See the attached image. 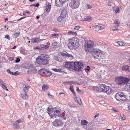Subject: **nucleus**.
<instances>
[{
  "instance_id": "f257e3e1",
  "label": "nucleus",
  "mask_w": 130,
  "mask_h": 130,
  "mask_svg": "<svg viewBox=\"0 0 130 130\" xmlns=\"http://www.w3.org/2000/svg\"><path fill=\"white\" fill-rule=\"evenodd\" d=\"M64 66L68 68L71 69L76 71H80L83 70L84 66L82 62H67L64 64Z\"/></svg>"
},
{
  "instance_id": "f03ea898",
  "label": "nucleus",
  "mask_w": 130,
  "mask_h": 130,
  "mask_svg": "<svg viewBox=\"0 0 130 130\" xmlns=\"http://www.w3.org/2000/svg\"><path fill=\"white\" fill-rule=\"evenodd\" d=\"M130 80L129 79L122 76L118 77L115 79V82L119 85L123 86L125 85L124 88L127 89H130V84L128 83Z\"/></svg>"
},
{
  "instance_id": "7ed1b4c3",
  "label": "nucleus",
  "mask_w": 130,
  "mask_h": 130,
  "mask_svg": "<svg viewBox=\"0 0 130 130\" xmlns=\"http://www.w3.org/2000/svg\"><path fill=\"white\" fill-rule=\"evenodd\" d=\"M79 40L76 37H74L70 40L68 45L69 48L71 50L75 49L79 46Z\"/></svg>"
},
{
  "instance_id": "20e7f679",
  "label": "nucleus",
  "mask_w": 130,
  "mask_h": 130,
  "mask_svg": "<svg viewBox=\"0 0 130 130\" xmlns=\"http://www.w3.org/2000/svg\"><path fill=\"white\" fill-rule=\"evenodd\" d=\"M49 57L48 56L42 55L38 56L37 58V63L40 65H43L47 64L49 62Z\"/></svg>"
},
{
  "instance_id": "39448f33",
  "label": "nucleus",
  "mask_w": 130,
  "mask_h": 130,
  "mask_svg": "<svg viewBox=\"0 0 130 130\" xmlns=\"http://www.w3.org/2000/svg\"><path fill=\"white\" fill-rule=\"evenodd\" d=\"M49 106L48 108V112L51 118L56 117V116L59 117L61 116L59 108L55 107L52 109L50 108Z\"/></svg>"
},
{
  "instance_id": "423d86ee",
  "label": "nucleus",
  "mask_w": 130,
  "mask_h": 130,
  "mask_svg": "<svg viewBox=\"0 0 130 130\" xmlns=\"http://www.w3.org/2000/svg\"><path fill=\"white\" fill-rule=\"evenodd\" d=\"M99 90L100 92L106 93L107 94H110L112 91L111 88L109 86H106L104 84H101L99 88Z\"/></svg>"
},
{
  "instance_id": "0eeeda50",
  "label": "nucleus",
  "mask_w": 130,
  "mask_h": 130,
  "mask_svg": "<svg viewBox=\"0 0 130 130\" xmlns=\"http://www.w3.org/2000/svg\"><path fill=\"white\" fill-rule=\"evenodd\" d=\"M115 97L118 101H125L127 99V96L126 94L124 92H120L116 94Z\"/></svg>"
},
{
  "instance_id": "6e6552de",
  "label": "nucleus",
  "mask_w": 130,
  "mask_h": 130,
  "mask_svg": "<svg viewBox=\"0 0 130 130\" xmlns=\"http://www.w3.org/2000/svg\"><path fill=\"white\" fill-rule=\"evenodd\" d=\"M86 40L85 41L86 44L85 45V50L87 51H89L90 49L92 48L94 45V43L93 41L91 40L87 41Z\"/></svg>"
},
{
  "instance_id": "1a4fd4ad",
  "label": "nucleus",
  "mask_w": 130,
  "mask_h": 130,
  "mask_svg": "<svg viewBox=\"0 0 130 130\" xmlns=\"http://www.w3.org/2000/svg\"><path fill=\"white\" fill-rule=\"evenodd\" d=\"M80 0H72L69 5L72 9L78 8L79 5Z\"/></svg>"
},
{
  "instance_id": "9d476101",
  "label": "nucleus",
  "mask_w": 130,
  "mask_h": 130,
  "mask_svg": "<svg viewBox=\"0 0 130 130\" xmlns=\"http://www.w3.org/2000/svg\"><path fill=\"white\" fill-rule=\"evenodd\" d=\"M61 55V56L64 58H66L69 60H71L74 58L73 57L72 55L69 54L66 52L65 53H62Z\"/></svg>"
},
{
  "instance_id": "9b49d317",
  "label": "nucleus",
  "mask_w": 130,
  "mask_h": 130,
  "mask_svg": "<svg viewBox=\"0 0 130 130\" xmlns=\"http://www.w3.org/2000/svg\"><path fill=\"white\" fill-rule=\"evenodd\" d=\"M100 52H101V51L98 49H95L93 50L92 52V55L94 58L96 59L98 57L99 54H100Z\"/></svg>"
},
{
  "instance_id": "f8f14e48",
  "label": "nucleus",
  "mask_w": 130,
  "mask_h": 130,
  "mask_svg": "<svg viewBox=\"0 0 130 130\" xmlns=\"http://www.w3.org/2000/svg\"><path fill=\"white\" fill-rule=\"evenodd\" d=\"M52 124L53 126L56 127L61 126L63 125L62 121L60 120H56L52 123Z\"/></svg>"
},
{
  "instance_id": "ddd939ff",
  "label": "nucleus",
  "mask_w": 130,
  "mask_h": 130,
  "mask_svg": "<svg viewBox=\"0 0 130 130\" xmlns=\"http://www.w3.org/2000/svg\"><path fill=\"white\" fill-rule=\"evenodd\" d=\"M68 0H56L55 4L58 7H60Z\"/></svg>"
},
{
  "instance_id": "4468645a",
  "label": "nucleus",
  "mask_w": 130,
  "mask_h": 130,
  "mask_svg": "<svg viewBox=\"0 0 130 130\" xmlns=\"http://www.w3.org/2000/svg\"><path fill=\"white\" fill-rule=\"evenodd\" d=\"M105 28V26L103 24L98 25H96L94 30L96 31H98L100 30L104 29Z\"/></svg>"
},
{
  "instance_id": "2eb2a0df",
  "label": "nucleus",
  "mask_w": 130,
  "mask_h": 130,
  "mask_svg": "<svg viewBox=\"0 0 130 130\" xmlns=\"http://www.w3.org/2000/svg\"><path fill=\"white\" fill-rule=\"evenodd\" d=\"M100 54H99L98 57H97V59L100 60L101 59H103L105 58V53L104 52L101 51V52H100Z\"/></svg>"
},
{
  "instance_id": "dca6fc26",
  "label": "nucleus",
  "mask_w": 130,
  "mask_h": 130,
  "mask_svg": "<svg viewBox=\"0 0 130 130\" xmlns=\"http://www.w3.org/2000/svg\"><path fill=\"white\" fill-rule=\"evenodd\" d=\"M67 13V11L66 10L63 9L61 11L60 15L63 18H65L66 17V16Z\"/></svg>"
},
{
  "instance_id": "f3484780",
  "label": "nucleus",
  "mask_w": 130,
  "mask_h": 130,
  "mask_svg": "<svg viewBox=\"0 0 130 130\" xmlns=\"http://www.w3.org/2000/svg\"><path fill=\"white\" fill-rule=\"evenodd\" d=\"M122 70L123 71L130 72V66L127 65L124 66L122 67Z\"/></svg>"
},
{
  "instance_id": "a211bd4d",
  "label": "nucleus",
  "mask_w": 130,
  "mask_h": 130,
  "mask_svg": "<svg viewBox=\"0 0 130 130\" xmlns=\"http://www.w3.org/2000/svg\"><path fill=\"white\" fill-rule=\"evenodd\" d=\"M45 7L46 12H48L51 9V6L48 2L46 3L45 4Z\"/></svg>"
},
{
  "instance_id": "6ab92c4d",
  "label": "nucleus",
  "mask_w": 130,
  "mask_h": 130,
  "mask_svg": "<svg viewBox=\"0 0 130 130\" xmlns=\"http://www.w3.org/2000/svg\"><path fill=\"white\" fill-rule=\"evenodd\" d=\"M53 47L54 48H57L60 46V44L57 42H55L53 43L52 45Z\"/></svg>"
},
{
  "instance_id": "aec40b11",
  "label": "nucleus",
  "mask_w": 130,
  "mask_h": 130,
  "mask_svg": "<svg viewBox=\"0 0 130 130\" xmlns=\"http://www.w3.org/2000/svg\"><path fill=\"white\" fill-rule=\"evenodd\" d=\"M92 19V18L90 16L84 17V19L82 18V21H90Z\"/></svg>"
},
{
  "instance_id": "412c9836",
  "label": "nucleus",
  "mask_w": 130,
  "mask_h": 130,
  "mask_svg": "<svg viewBox=\"0 0 130 130\" xmlns=\"http://www.w3.org/2000/svg\"><path fill=\"white\" fill-rule=\"evenodd\" d=\"M42 40L39 38H33L31 39V42L34 43H38L41 41Z\"/></svg>"
},
{
  "instance_id": "4be33fe9",
  "label": "nucleus",
  "mask_w": 130,
  "mask_h": 130,
  "mask_svg": "<svg viewBox=\"0 0 130 130\" xmlns=\"http://www.w3.org/2000/svg\"><path fill=\"white\" fill-rule=\"evenodd\" d=\"M29 71L31 73H35L37 72V70L35 67H31L29 69Z\"/></svg>"
},
{
  "instance_id": "5701e85b",
  "label": "nucleus",
  "mask_w": 130,
  "mask_h": 130,
  "mask_svg": "<svg viewBox=\"0 0 130 130\" xmlns=\"http://www.w3.org/2000/svg\"><path fill=\"white\" fill-rule=\"evenodd\" d=\"M52 74V73L49 70L46 69L45 71L44 75L47 76H50Z\"/></svg>"
},
{
  "instance_id": "b1692460",
  "label": "nucleus",
  "mask_w": 130,
  "mask_h": 130,
  "mask_svg": "<svg viewBox=\"0 0 130 130\" xmlns=\"http://www.w3.org/2000/svg\"><path fill=\"white\" fill-rule=\"evenodd\" d=\"M46 69H42L39 70L38 73L41 75H44Z\"/></svg>"
},
{
  "instance_id": "393cba45",
  "label": "nucleus",
  "mask_w": 130,
  "mask_h": 130,
  "mask_svg": "<svg viewBox=\"0 0 130 130\" xmlns=\"http://www.w3.org/2000/svg\"><path fill=\"white\" fill-rule=\"evenodd\" d=\"M24 88L23 90L25 92L27 91L28 89H29L30 87L28 86V85L27 84H25L24 85Z\"/></svg>"
},
{
  "instance_id": "a878e982",
  "label": "nucleus",
  "mask_w": 130,
  "mask_h": 130,
  "mask_svg": "<svg viewBox=\"0 0 130 130\" xmlns=\"http://www.w3.org/2000/svg\"><path fill=\"white\" fill-rule=\"evenodd\" d=\"M41 49H46L49 47V46L47 45L42 44L41 45Z\"/></svg>"
},
{
  "instance_id": "bb28decb",
  "label": "nucleus",
  "mask_w": 130,
  "mask_h": 130,
  "mask_svg": "<svg viewBox=\"0 0 130 130\" xmlns=\"http://www.w3.org/2000/svg\"><path fill=\"white\" fill-rule=\"evenodd\" d=\"M53 71L57 72H64L63 70L62 69H57L54 68L52 69Z\"/></svg>"
},
{
  "instance_id": "cd10ccee",
  "label": "nucleus",
  "mask_w": 130,
  "mask_h": 130,
  "mask_svg": "<svg viewBox=\"0 0 130 130\" xmlns=\"http://www.w3.org/2000/svg\"><path fill=\"white\" fill-rule=\"evenodd\" d=\"M70 89L72 93L75 96H76V94L74 92L72 86H70Z\"/></svg>"
},
{
  "instance_id": "c85d7f7f",
  "label": "nucleus",
  "mask_w": 130,
  "mask_h": 130,
  "mask_svg": "<svg viewBox=\"0 0 130 130\" xmlns=\"http://www.w3.org/2000/svg\"><path fill=\"white\" fill-rule=\"evenodd\" d=\"M14 125V128L15 129L19 128H20V126L16 122H14L13 123Z\"/></svg>"
},
{
  "instance_id": "c756f323",
  "label": "nucleus",
  "mask_w": 130,
  "mask_h": 130,
  "mask_svg": "<svg viewBox=\"0 0 130 130\" xmlns=\"http://www.w3.org/2000/svg\"><path fill=\"white\" fill-rule=\"evenodd\" d=\"M88 123V122L85 120H82L81 122V124L83 125H87Z\"/></svg>"
},
{
  "instance_id": "7c9ffc66",
  "label": "nucleus",
  "mask_w": 130,
  "mask_h": 130,
  "mask_svg": "<svg viewBox=\"0 0 130 130\" xmlns=\"http://www.w3.org/2000/svg\"><path fill=\"white\" fill-rule=\"evenodd\" d=\"M68 34L69 35L72 34L74 35H77V33L76 32H74L73 31H71L68 32Z\"/></svg>"
},
{
  "instance_id": "2f4dec72",
  "label": "nucleus",
  "mask_w": 130,
  "mask_h": 130,
  "mask_svg": "<svg viewBox=\"0 0 130 130\" xmlns=\"http://www.w3.org/2000/svg\"><path fill=\"white\" fill-rule=\"evenodd\" d=\"M11 74L15 75H17L20 74V72L18 71H16L15 72H12Z\"/></svg>"
},
{
  "instance_id": "473e14b6",
  "label": "nucleus",
  "mask_w": 130,
  "mask_h": 130,
  "mask_svg": "<svg viewBox=\"0 0 130 130\" xmlns=\"http://www.w3.org/2000/svg\"><path fill=\"white\" fill-rule=\"evenodd\" d=\"M20 33L19 31L18 32H16L14 33L13 34L14 37L15 38H16L20 34Z\"/></svg>"
},
{
  "instance_id": "72a5a7b5",
  "label": "nucleus",
  "mask_w": 130,
  "mask_h": 130,
  "mask_svg": "<svg viewBox=\"0 0 130 130\" xmlns=\"http://www.w3.org/2000/svg\"><path fill=\"white\" fill-rule=\"evenodd\" d=\"M114 23L115 24H117V25H119L120 24V22L119 20L116 19L115 20Z\"/></svg>"
},
{
  "instance_id": "f704fd0d",
  "label": "nucleus",
  "mask_w": 130,
  "mask_h": 130,
  "mask_svg": "<svg viewBox=\"0 0 130 130\" xmlns=\"http://www.w3.org/2000/svg\"><path fill=\"white\" fill-rule=\"evenodd\" d=\"M118 44L120 46H123L125 45L124 43L122 41H118L117 42Z\"/></svg>"
},
{
  "instance_id": "c9c22d12",
  "label": "nucleus",
  "mask_w": 130,
  "mask_h": 130,
  "mask_svg": "<svg viewBox=\"0 0 130 130\" xmlns=\"http://www.w3.org/2000/svg\"><path fill=\"white\" fill-rule=\"evenodd\" d=\"M120 117L121 118V119L123 120H125L126 119V118L124 116L123 114H120Z\"/></svg>"
},
{
  "instance_id": "e433bc0d",
  "label": "nucleus",
  "mask_w": 130,
  "mask_h": 130,
  "mask_svg": "<svg viewBox=\"0 0 130 130\" xmlns=\"http://www.w3.org/2000/svg\"><path fill=\"white\" fill-rule=\"evenodd\" d=\"M64 18H63L62 17V16H61V15L60 16H59L57 19V20L59 22L61 21L63 19H64Z\"/></svg>"
},
{
  "instance_id": "4c0bfd02",
  "label": "nucleus",
  "mask_w": 130,
  "mask_h": 130,
  "mask_svg": "<svg viewBox=\"0 0 130 130\" xmlns=\"http://www.w3.org/2000/svg\"><path fill=\"white\" fill-rule=\"evenodd\" d=\"M117 26H113V27L112 28V29L113 30H118V25H117Z\"/></svg>"
},
{
  "instance_id": "58836bf2",
  "label": "nucleus",
  "mask_w": 130,
  "mask_h": 130,
  "mask_svg": "<svg viewBox=\"0 0 130 130\" xmlns=\"http://www.w3.org/2000/svg\"><path fill=\"white\" fill-rule=\"evenodd\" d=\"M120 12V8L119 7H117L116 8L115 10V13H118Z\"/></svg>"
},
{
  "instance_id": "ea45409f",
  "label": "nucleus",
  "mask_w": 130,
  "mask_h": 130,
  "mask_svg": "<svg viewBox=\"0 0 130 130\" xmlns=\"http://www.w3.org/2000/svg\"><path fill=\"white\" fill-rule=\"evenodd\" d=\"M34 48L35 50L38 49V50H41V45L38 46L34 47Z\"/></svg>"
},
{
  "instance_id": "a19ab883",
  "label": "nucleus",
  "mask_w": 130,
  "mask_h": 130,
  "mask_svg": "<svg viewBox=\"0 0 130 130\" xmlns=\"http://www.w3.org/2000/svg\"><path fill=\"white\" fill-rule=\"evenodd\" d=\"M76 102L77 103H78L79 104H80V102L81 103V101L80 99H77L76 98V100H75Z\"/></svg>"
},
{
  "instance_id": "79ce46f5",
  "label": "nucleus",
  "mask_w": 130,
  "mask_h": 130,
  "mask_svg": "<svg viewBox=\"0 0 130 130\" xmlns=\"http://www.w3.org/2000/svg\"><path fill=\"white\" fill-rule=\"evenodd\" d=\"M25 92V94H23L22 95L23 98L24 99L26 98V97H27V94L26 93V92Z\"/></svg>"
},
{
  "instance_id": "37998d69",
  "label": "nucleus",
  "mask_w": 130,
  "mask_h": 130,
  "mask_svg": "<svg viewBox=\"0 0 130 130\" xmlns=\"http://www.w3.org/2000/svg\"><path fill=\"white\" fill-rule=\"evenodd\" d=\"M48 87L47 86L45 85H43L42 86V89L45 90L48 89Z\"/></svg>"
},
{
  "instance_id": "c03bdc74",
  "label": "nucleus",
  "mask_w": 130,
  "mask_h": 130,
  "mask_svg": "<svg viewBox=\"0 0 130 130\" xmlns=\"http://www.w3.org/2000/svg\"><path fill=\"white\" fill-rule=\"evenodd\" d=\"M76 91L78 93H82L83 92V91L82 90H80L79 89L78 87L77 88Z\"/></svg>"
},
{
  "instance_id": "a18cd8bd",
  "label": "nucleus",
  "mask_w": 130,
  "mask_h": 130,
  "mask_svg": "<svg viewBox=\"0 0 130 130\" xmlns=\"http://www.w3.org/2000/svg\"><path fill=\"white\" fill-rule=\"evenodd\" d=\"M70 84H78L79 85V83H78L77 82H76V81H70Z\"/></svg>"
},
{
  "instance_id": "49530a36",
  "label": "nucleus",
  "mask_w": 130,
  "mask_h": 130,
  "mask_svg": "<svg viewBox=\"0 0 130 130\" xmlns=\"http://www.w3.org/2000/svg\"><path fill=\"white\" fill-rule=\"evenodd\" d=\"M1 86L3 89H7V90H8V89H7V87L6 86H5L4 84H2Z\"/></svg>"
},
{
  "instance_id": "de8ad7c7",
  "label": "nucleus",
  "mask_w": 130,
  "mask_h": 130,
  "mask_svg": "<svg viewBox=\"0 0 130 130\" xmlns=\"http://www.w3.org/2000/svg\"><path fill=\"white\" fill-rule=\"evenodd\" d=\"M5 38H6L7 39L9 40H10V38L9 36V35H7L5 36Z\"/></svg>"
},
{
  "instance_id": "09e8293b",
  "label": "nucleus",
  "mask_w": 130,
  "mask_h": 130,
  "mask_svg": "<svg viewBox=\"0 0 130 130\" xmlns=\"http://www.w3.org/2000/svg\"><path fill=\"white\" fill-rule=\"evenodd\" d=\"M79 28L80 27L79 26H75L74 29L75 30H78Z\"/></svg>"
},
{
  "instance_id": "8fccbe9b",
  "label": "nucleus",
  "mask_w": 130,
  "mask_h": 130,
  "mask_svg": "<svg viewBox=\"0 0 130 130\" xmlns=\"http://www.w3.org/2000/svg\"><path fill=\"white\" fill-rule=\"evenodd\" d=\"M52 37L57 36L59 35L58 34H52Z\"/></svg>"
},
{
  "instance_id": "3c124183",
  "label": "nucleus",
  "mask_w": 130,
  "mask_h": 130,
  "mask_svg": "<svg viewBox=\"0 0 130 130\" xmlns=\"http://www.w3.org/2000/svg\"><path fill=\"white\" fill-rule=\"evenodd\" d=\"M85 70H87V71H89L90 70V67L89 66H87V68H85Z\"/></svg>"
},
{
  "instance_id": "603ef678",
  "label": "nucleus",
  "mask_w": 130,
  "mask_h": 130,
  "mask_svg": "<svg viewBox=\"0 0 130 130\" xmlns=\"http://www.w3.org/2000/svg\"><path fill=\"white\" fill-rule=\"evenodd\" d=\"M92 7L90 5H87V8L88 9H91Z\"/></svg>"
},
{
  "instance_id": "864d4df0",
  "label": "nucleus",
  "mask_w": 130,
  "mask_h": 130,
  "mask_svg": "<svg viewBox=\"0 0 130 130\" xmlns=\"http://www.w3.org/2000/svg\"><path fill=\"white\" fill-rule=\"evenodd\" d=\"M55 59L56 61H59V59L57 56H55Z\"/></svg>"
},
{
  "instance_id": "5fc2aeb1",
  "label": "nucleus",
  "mask_w": 130,
  "mask_h": 130,
  "mask_svg": "<svg viewBox=\"0 0 130 130\" xmlns=\"http://www.w3.org/2000/svg\"><path fill=\"white\" fill-rule=\"evenodd\" d=\"M20 59H19V58H17L15 60V62L16 63H18L20 61Z\"/></svg>"
},
{
  "instance_id": "6e6d98bb",
  "label": "nucleus",
  "mask_w": 130,
  "mask_h": 130,
  "mask_svg": "<svg viewBox=\"0 0 130 130\" xmlns=\"http://www.w3.org/2000/svg\"><path fill=\"white\" fill-rule=\"evenodd\" d=\"M25 106L26 107L28 108L29 107V105L27 102H26L25 103Z\"/></svg>"
},
{
  "instance_id": "4d7b16f0",
  "label": "nucleus",
  "mask_w": 130,
  "mask_h": 130,
  "mask_svg": "<svg viewBox=\"0 0 130 130\" xmlns=\"http://www.w3.org/2000/svg\"><path fill=\"white\" fill-rule=\"evenodd\" d=\"M0 84L1 85L2 84H4L3 81L1 79H0Z\"/></svg>"
},
{
  "instance_id": "13d9d810",
  "label": "nucleus",
  "mask_w": 130,
  "mask_h": 130,
  "mask_svg": "<svg viewBox=\"0 0 130 130\" xmlns=\"http://www.w3.org/2000/svg\"><path fill=\"white\" fill-rule=\"evenodd\" d=\"M112 111H113V112H116V111H117V112L118 111V110H117L116 109H115V108H112Z\"/></svg>"
},
{
  "instance_id": "bf43d9fd",
  "label": "nucleus",
  "mask_w": 130,
  "mask_h": 130,
  "mask_svg": "<svg viewBox=\"0 0 130 130\" xmlns=\"http://www.w3.org/2000/svg\"><path fill=\"white\" fill-rule=\"evenodd\" d=\"M99 113H97L96 114V115L94 116V118H95L97 117H98L99 116Z\"/></svg>"
},
{
  "instance_id": "052dcab7",
  "label": "nucleus",
  "mask_w": 130,
  "mask_h": 130,
  "mask_svg": "<svg viewBox=\"0 0 130 130\" xmlns=\"http://www.w3.org/2000/svg\"><path fill=\"white\" fill-rule=\"evenodd\" d=\"M3 66V63L2 62H0V67H2Z\"/></svg>"
},
{
  "instance_id": "680f3d73",
  "label": "nucleus",
  "mask_w": 130,
  "mask_h": 130,
  "mask_svg": "<svg viewBox=\"0 0 130 130\" xmlns=\"http://www.w3.org/2000/svg\"><path fill=\"white\" fill-rule=\"evenodd\" d=\"M16 122L18 123H20L21 122V120L20 119H19L16 121Z\"/></svg>"
},
{
  "instance_id": "e2e57ef3",
  "label": "nucleus",
  "mask_w": 130,
  "mask_h": 130,
  "mask_svg": "<svg viewBox=\"0 0 130 130\" xmlns=\"http://www.w3.org/2000/svg\"><path fill=\"white\" fill-rule=\"evenodd\" d=\"M7 71L10 74H11V73L12 72H11L9 69H7Z\"/></svg>"
},
{
  "instance_id": "0e129e2a",
  "label": "nucleus",
  "mask_w": 130,
  "mask_h": 130,
  "mask_svg": "<svg viewBox=\"0 0 130 130\" xmlns=\"http://www.w3.org/2000/svg\"><path fill=\"white\" fill-rule=\"evenodd\" d=\"M117 7H112V9L113 11H115V10H116V8Z\"/></svg>"
},
{
  "instance_id": "69168bd1",
  "label": "nucleus",
  "mask_w": 130,
  "mask_h": 130,
  "mask_svg": "<svg viewBox=\"0 0 130 130\" xmlns=\"http://www.w3.org/2000/svg\"><path fill=\"white\" fill-rule=\"evenodd\" d=\"M14 59V58L13 57H10V58H9V59L11 61H12Z\"/></svg>"
},
{
  "instance_id": "338daca9",
  "label": "nucleus",
  "mask_w": 130,
  "mask_h": 130,
  "mask_svg": "<svg viewBox=\"0 0 130 130\" xmlns=\"http://www.w3.org/2000/svg\"><path fill=\"white\" fill-rule=\"evenodd\" d=\"M48 96H51V98L52 99H53L54 98V97L50 94H48Z\"/></svg>"
},
{
  "instance_id": "774afa93",
  "label": "nucleus",
  "mask_w": 130,
  "mask_h": 130,
  "mask_svg": "<svg viewBox=\"0 0 130 130\" xmlns=\"http://www.w3.org/2000/svg\"><path fill=\"white\" fill-rule=\"evenodd\" d=\"M39 6V3H37L36 4H35V6L36 7H38Z\"/></svg>"
}]
</instances>
